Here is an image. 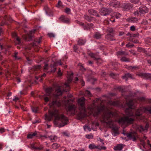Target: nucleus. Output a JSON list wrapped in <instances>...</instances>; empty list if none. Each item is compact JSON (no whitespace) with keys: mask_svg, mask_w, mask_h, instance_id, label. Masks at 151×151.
Returning <instances> with one entry per match:
<instances>
[{"mask_svg":"<svg viewBox=\"0 0 151 151\" xmlns=\"http://www.w3.org/2000/svg\"><path fill=\"white\" fill-rule=\"evenodd\" d=\"M137 102L136 100H130L127 105L129 108L127 109L125 111L127 116L122 117L118 120V123L121 125L127 126L128 124L132 123L134 121V119L131 118L130 116L135 117L140 116L143 112L149 113L151 114V106H147L145 107L140 108L136 111L135 114L133 113V111L132 109L135 107L134 103Z\"/></svg>","mask_w":151,"mask_h":151,"instance_id":"f257e3e1","label":"nucleus"},{"mask_svg":"<svg viewBox=\"0 0 151 151\" xmlns=\"http://www.w3.org/2000/svg\"><path fill=\"white\" fill-rule=\"evenodd\" d=\"M97 100L93 101V104L88 107L90 114H93L94 116H96L100 112L103 111L104 115L102 116V122L106 123L107 124L111 125L112 121L111 117L114 116L115 114L111 112L104 106L101 105L99 106H97Z\"/></svg>","mask_w":151,"mask_h":151,"instance_id":"f03ea898","label":"nucleus"},{"mask_svg":"<svg viewBox=\"0 0 151 151\" xmlns=\"http://www.w3.org/2000/svg\"><path fill=\"white\" fill-rule=\"evenodd\" d=\"M53 116L55 117L54 124L59 127L64 126L68 122V118L63 114H60L59 111L56 109L49 111V115L45 114V119L47 121H50Z\"/></svg>","mask_w":151,"mask_h":151,"instance_id":"7ed1b4c3","label":"nucleus"},{"mask_svg":"<svg viewBox=\"0 0 151 151\" xmlns=\"http://www.w3.org/2000/svg\"><path fill=\"white\" fill-rule=\"evenodd\" d=\"M73 73H69L67 76V82L66 83L63 87L59 86H57L55 88V93L53 94V97L56 98L57 97L62 94L63 91L67 92L69 89V83L70 82L73 78Z\"/></svg>","mask_w":151,"mask_h":151,"instance_id":"20e7f679","label":"nucleus"},{"mask_svg":"<svg viewBox=\"0 0 151 151\" xmlns=\"http://www.w3.org/2000/svg\"><path fill=\"white\" fill-rule=\"evenodd\" d=\"M78 103L80 106L79 110L80 112L78 115L79 119H81L87 116L86 112L84 106L85 99L84 97L79 99L78 101Z\"/></svg>","mask_w":151,"mask_h":151,"instance_id":"39448f33","label":"nucleus"},{"mask_svg":"<svg viewBox=\"0 0 151 151\" xmlns=\"http://www.w3.org/2000/svg\"><path fill=\"white\" fill-rule=\"evenodd\" d=\"M62 63L61 60H60L56 62H52L50 66H49L47 64H46L44 67V70L48 73L54 72L56 70V66L58 65H62Z\"/></svg>","mask_w":151,"mask_h":151,"instance_id":"423d86ee","label":"nucleus"},{"mask_svg":"<svg viewBox=\"0 0 151 151\" xmlns=\"http://www.w3.org/2000/svg\"><path fill=\"white\" fill-rule=\"evenodd\" d=\"M148 12V8L146 6H143L139 7V11L135 12L134 14L136 16H143L144 14L147 13Z\"/></svg>","mask_w":151,"mask_h":151,"instance_id":"0eeeda50","label":"nucleus"},{"mask_svg":"<svg viewBox=\"0 0 151 151\" xmlns=\"http://www.w3.org/2000/svg\"><path fill=\"white\" fill-rule=\"evenodd\" d=\"M123 134L124 135H126L129 139L132 140L133 141L136 140V137H137V134L135 132L127 134L123 133Z\"/></svg>","mask_w":151,"mask_h":151,"instance_id":"6e6552de","label":"nucleus"},{"mask_svg":"<svg viewBox=\"0 0 151 151\" xmlns=\"http://www.w3.org/2000/svg\"><path fill=\"white\" fill-rule=\"evenodd\" d=\"M111 12V10L105 8H102L99 10V12L101 14L104 16L109 14Z\"/></svg>","mask_w":151,"mask_h":151,"instance_id":"1a4fd4ad","label":"nucleus"},{"mask_svg":"<svg viewBox=\"0 0 151 151\" xmlns=\"http://www.w3.org/2000/svg\"><path fill=\"white\" fill-rule=\"evenodd\" d=\"M66 110L68 112L74 114H75L76 106L74 105L69 106L66 108Z\"/></svg>","mask_w":151,"mask_h":151,"instance_id":"9d476101","label":"nucleus"},{"mask_svg":"<svg viewBox=\"0 0 151 151\" xmlns=\"http://www.w3.org/2000/svg\"><path fill=\"white\" fill-rule=\"evenodd\" d=\"M149 125L147 124H146L144 128H143L141 125H138L137 126V130L141 132L143 131H146Z\"/></svg>","mask_w":151,"mask_h":151,"instance_id":"9b49d317","label":"nucleus"},{"mask_svg":"<svg viewBox=\"0 0 151 151\" xmlns=\"http://www.w3.org/2000/svg\"><path fill=\"white\" fill-rule=\"evenodd\" d=\"M109 4L111 6L115 8H117L119 6L120 3L119 1L116 0H113V1L110 2Z\"/></svg>","mask_w":151,"mask_h":151,"instance_id":"f8f14e48","label":"nucleus"},{"mask_svg":"<svg viewBox=\"0 0 151 151\" xmlns=\"http://www.w3.org/2000/svg\"><path fill=\"white\" fill-rule=\"evenodd\" d=\"M127 21L129 22L136 23L138 21V19L135 17H131L127 19Z\"/></svg>","mask_w":151,"mask_h":151,"instance_id":"ddd939ff","label":"nucleus"},{"mask_svg":"<svg viewBox=\"0 0 151 151\" xmlns=\"http://www.w3.org/2000/svg\"><path fill=\"white\" fill-rule=\"evenodd\" d=\"M59 20L62 22L66 23H68L70 22L69 19L64 16H61Z\"/></svg>","mask_w":151,"mask_h":151,"instance_id":"4468645a","label":"nucleus"},{"mask_svg":"<svg viewBox=\"0 0 151 151\" xmlns=\"http://www.w3.org/2000/svg\"><path fill=\"white\" fill-rule=\"evenodd\" d=\"M123 6L125 10H129L132 7V5L130 3H127L124 4Z\"/></svg>","mask_w":151,"mask_h":151,"instance_id":"2eb2a0df","label":"nucleus"},{"mask_svg":"<svg viewBox=\"0 0 151 151\" xmlns=\"http://www.w3.org/2000/svg\"><path fill=\"white\" fill-rule=\"evenodd\" d=\"M30 148L32 149L40 150L42 149L43 148V147L42 146H40L39 147H36L35 146L34 144H32L31 145Z\"/></svg>","mask_w":151,"mask_h":151,"instance_id":"dca6fc26","label":"nucleus"},{"mask_svg":"<svg viewBox=\"0 0 151 151\" xmlns=\"http://www.w3.org/2000/svg\"><path fill=\"white\" fill-rule=\"evenodd\" d=\"M51 105L56 106H60L61 104V102L57 100L53 101L51 104Z\"/></svg>","mask_w":151,"mask_h":151,"instance_id":"f3484780","label":"nucleus"},{"mask_svg":"<svg viewBox=\"0 0 151 151\" xmlns=\"http://www.w3.org/2000/svg\"><path fill=\"white\" fill-rule=\"evenodd\" d=\"M123 148L122 144H119L115 146L114 149L115 150H121Z\"/></svg>","mask_w":151,"mask_h":151,"instance_id":"a211bd4d","label":"nucleus"},{"mask_svg":"<svg viewBox=\"0 0 151 151\" xmlns=\"http://www.w3.org/2000/svg\"><path fill=\"white\" fill-rule=\"evenodd\" d=\"M53 89L52 88H48L46 89L45 90L46 95L49 96L52 92Z\"/></svg>","mask_w":151,"mask_h":151,"instance_id":"6ab92c4d","label":"nucleus"},{"mask_svg":"<svg viewBox=\"0 0 151 151\" xmlns=\"http://www.w3.org/2000/svg\"><path fill=\"white\" fill-rule=\"evenodd\" d=\"M106 38L109 41H113L115 40L113 38V36L110 34L107 35L106 36Z\"/></svg>","mask_w":151,"mask_h":151,"instance_id":"aec40b11","label":"nucleus"},{"mask_svg":"<svg viewBox=\"0 0 151 151\" xmlns=\"http://www.w3.org/2000/svg\"><path fill=\"white\" fill-rule=\"evenodd\" d=\"M49 138L52 142H55L57 139V138L56 136L55 135H51L49 137Z\"/></svg>","mask_w":151,"mask_h":151,"instance_id":"412c9836","label":"nucleus"},{"mask_svg":"<svg viewBox=\"0 0 151 151\" xmlns=\"http://www.w3.org/2000/svg\"><path fill=\"white\" fill-rule=\"evenodd\" d=\"M36 134H37L36 132L29 134L27 135V137L29 139L32 138L34 137Z\"/></svg>","mask_w":151,"mask_h":151,"instance_id":"4be33fe9","label":"nucleus"},{"mask_svg":"<svg viewBox=\"0 0 151 151\" xmlns=\"http://www.w3.org/2000/svg\"><path fill=\"white\" fill-rule=\"evenodd\" d=\"M128 77L131 78H132V75L131 74L129 73H127L126 74L125 76L122 77V78L123 79H125L126 81L127 80V78Z\"/></svg>","mask_w":151,"mask_h":151,"instance_id":"5701e85b","label":"nucleus"},{"mask_svg":"<svg viewBox=\"0 0 151 151\" xmlns=\"http://www.w3.org/2000/svg\"><path fill=\"white\" fill-rule=\"evenodd\" d=\"M96 149L99 150H105L106 149V147L105 146H101L100 145H96Z\"/></svg>","mask_w":151,"mask_h":151,"instance_id":"b1692460","label":"nucleus"},{"mask_svg":"<svg viewBox=\"0 0 151 151\" xmlns=\"http://www.w3.org/2000/svg\"><path fill=\"white\" fill-rule=\"evenodd\" d=\"M78 42L79 45H83L86 42V40L81 39H79L78 41Z\"/></svg>","mask_w":151,"mask_h":151,"instance_id":"393cba45","label":"nucleus"},{"mask_svg":"<svg viewBox=\"0 0 151 151\" xmlns=\"http://www.w3.org/2000/svg\"><path fill=\"white\" fill-rule=\"evenodd\" d=\"M88 11L92 15H96L97 14L96 11L93 9L89 10Z\"/></svg>","mask_w":151,"mask_h":151,"instance_id":"a878e982","label":"nucleus"},{"mask_svg":"<svg viewBox=\"0 0 151 151\" xmlns=\"http://www.w3.org/2000/svg\"><path fill=\"white\" fill-rule=\"evenodd\" d=\"M94 37L97 39H99L101 38V35L99 32H96L94 35Z\"/></svg>","mask_w":151,"mask_h":151,"instance_id":"bb28decb","label":"nucleus"},{"mask_svg":"<svg viewBox=\"0 0 151 151\" xmlns=\"http://www.w3.org/2000/svg\"><path fill=\"white\" fill-rule=\"evenodd\" d=\"M46 75L45 73H44L41 76L39 77H36L35 78L37 80H39V81L40 82L42 81V77L45 76Z\"/></svg>","mask_w":151,"mask_h":151,"instance_id":"cd10ccee","label":"nucleus"},{"mask_svg":"<svg viewBox=\"0 0 151 151\" xmlns=\"http://www.w3.org/2000/svg\"><path fill=\"white\" fill-rule=\"evenodd\" d=\"M109 104L113 106H117L118 104V102L117 101H109Z\"/></svg>","mask_w":151,"mask_h":151,"instance_id":"c85d7f7f","label":"nucleus"},{"mask_svg":"<svg viewBox=\"0 0 151 151\" xmlns=\"http://www.w3.org/2000/svg\"><path fill=\"white\" fill-rule=\"evenodd\" d=\"M96 145L94 143L90 144L89 145L88 147L90 149H96Z\"/></svg>","mask_w":151,"mask_h":151,"instance_id":"c756f323","label":"nucleus"},{"mask_svg":"<svg viewBox=\"0 0 151 151\" xmlns=\"http://www.w3.org/2000/svg\"><path fill=\"white\" fill-rule=\"evenodd\" d=\"M59 146L60 145L57 143H54L52 144V148L54 149H57Z\"/></svg>","mask_w":151,"mask_h":151,"instance_id":"7c9ffc66","label":"nucleus"},{"mask_svg":"<svg viewBox=\"0 0 151 151\" xmlns=\"http://www.w3.org/2000/svg\"><path fill=\"white\" fill-rule=\"evenodd\" d=\"M89 55L91 57L94 58L95 60H98L99 59V58H96V55L92 53H90Z\"/></svg>","mask_w":151,"mask_h":151,"instance_id":"2f4dec72","label":"nucleus"},{"mask_svg":"<svg viewBox=\"0 0 151 151\" xmlns=\"http://www.w3.org/2000/svg\"><path fill=\"white\" fill-rule=\"evenodd\" d=\"M121 60L122 62H129L130 61V60H129V59L128 58H127L125 57H122L121 59Z\"/></svg>","mask_w":151,"mask_h":151,"instance_id":"473e14b6","label":"nucleus"},{"mask_svg":"<svg viewBox=\"0 0 151 151\" xmlns=\"http://www.w3.org/2000/svg\"><path fill=\"white\" fill-rule=\"evenodd\" d=\"M114 15L116 19H119L120 18L121 16V15L120 14L116 12H115L114 13Z\"/></svg>","mask_w":151,"mask_h":151,"instance_id":"72a5a7b5","label":"nucleus"},{"mask_svg":"<svg viewBox=\"0 0 151 151\" xmlns=\"http://www.w3.org/2000/svg\"><path fill=\"white\" fill-rule=\"evenodd\" d=\"M62 4L61 2L60 1H59L57 4L56 5V6L58 8H60L62 7Z\"/></svg>","mask_w":151,"mask_h":151,"instance_id":"f704fd0d","label":"nucleus"},{"mask_svg":"<svg viewBox=\"0 0 151 151\" xmlns=\"http://www.w3.org/2000/svg\"><path fill=\"white\" fill-rule=\"evenodd\" d=\"M83 128L84 130L86 131H91V129L89 126H85L83 127Z\"/></svg>","mask_w":151,"mask_h":151,"instance_id":"c9c22d12","label":"nucleus"},{"mask_svg":"<svg viewBox=\"0 0 151 151\" xmlns=\"http://www.w3.org/2000/svg\"><path fill=\"white\" fill-rule=\"evenodd\" d=\"M32 109L33 112L37 113L38 110V108L37 107H33L32 108Z\"/></svg>","mask_w":151,"mask_h":151,"instance_id":"e433bc0d","label":"nucleus"},{"mask_svg":"<svg viewBox=\"0 0 151 151\" xmlns=\"http://www.w3.org/2000/svg\"><path fill=\"white\" fill-rule=\"evenodd\" d=\"M78 66H80V70H82L83 71L84 70H85V69L84 68L83 66L82 65H81V64H79L78 65Z\"/></svg>","mask_w":151,"mask_h":151,"instance_id":"4c0bfd02","label":"nucleus"},{"mask_svg":"<svg viewBox=\"0 0 151 151\" xmlns=\"http://www.w3.org/2000/svg\"><path fill=\"white\" fill-rule=\"evenodd\" d=\"M16 43L17 44H20L21 43L20 39L19 37H16Z\"/></svg>","mask_w":151,"mask_h":151,"instance_id":"58836bf2","label":"nucleus"},{"mask_svg":"<svg viewBox=\"0 0 151 151\" xmlns=\"http://www.w3.org/2000/svg\"><path fill=\"white\" fill-rule=\"evenodd\" d=\"M86 138L88 139H92L93 138V136L91 134L86 135Z\"/></svg>","mask_w":151,"mask_h":151,"instance_id":"ea45409f","label":"nucleus"},{"mask_svg":"<svg viewBox=\"0 0 151 151\" xmlns=\"http://www.w3.org/2000/svg\"><path fill=\"white\" fill-rule=\"evenodd\" d=\"M47 35L50 37H55V34L52 33H48V34Z\"/></svg>","mask_w":151,"mask_h":151,"instance_id":"a19ab883","label":"nucleus"},{"mask_svg":"<svg viewBox=\"0 0 151 151\" xmlns=\"http://www.w3.org/2000/svg\"><path fill=\"white\" fill-rule=\"evenodd\" d=\"M65 12L67 14H69L70 12V9L69 8H66L65 9Z\"/></svg>","mask_w":151,"mask_h":151,"instance_id":"79ce46f5","label":"nucleus"},{"mask_svg":"<svg viewBox=\"0 0 151 151\" xmlns=\"http://www.w3.org/2000/svg\"><path fill=\"white\" fill-rule=\"evenodd\" d=\"M117 55H123L125 54L124 52L122 51H119L117 52Z\"/></svg>","mask_w":151,"mask_h":151,"instance_id":"37998d69","label":"nucleus"},{"mask_svg":"<svg viewBox=\"0 0 151 151\" xmlns=\"http://www.w3.org/2000/svg\"><path fill=\"white\" fill-rule=\"evenodd\" d=\"M70 101H71V100L70 99L68 100L67 101L66 100H64L63 103H64L65 105L66 106L68 104L69 102Z\"/></svg>","mask_w":151,"mask_h":151,"instance_id":"c03bdc74","label":"nucleus"},{"mask_svg":"<svg viewBox=\"0 0 151 151\" xmlns=\"http://www.w3.org/2000/svg\"><path fill=\"white\" fill-rule=\"evenodd\" d=\"M86 95H87L89 96H91V94L90 91H86L85 92Z\"/></svg>","mask_w":151,"mask_h":151,"instance_id":"a18cd8bd","label":"nucleus"},{"mask_svg":"<svg viewBox=\"0 0 151 151\" xmlns=\"http://www.w3.org/2000/svg\"><path fill=\"white\" fill-rule=\"evenodd\" d=\"M5 129L3 127L0 128V133H2L5 132Z\"/></svg>","mask_w":151,"mask_h":151,"instance_id":"49530a36","label":"nucleus"},{"mask_svg":"<svg viewBox=\"0 0 151 151\" xmlns=\"http://www.w3.org/2000/svg\"><path fill=\"white\" fill-rule=\"evenodd\" d=\"M130 1L134 4H136L138 2L139 0H130Z\"/></svg>","mask_w":151,"mask_h":151,"instance_id":"de8ad7c7","label":"nucleus"},{"mask_svg":"<svg viewBox=\"0 0 151 151\" xmlns=\"http://www.w3.org/2000/svg\"><path fill=\"white\" fill-rule=\"evenodd\" d=\"M130 30L132 31H134L135 30V27L134 26H132L130 27Z\"/></svg>","mask_w":151,"mask_h":151,"instance_id":"09e8293b","label":"nucleus"},{"mask_svg":"<svg viewBox=\"0 0 151 151\" xmlns=\"http://www.w3.org/2000/svg\"><path fill=\"white\" fill-rule=\"evenodd\" d=\"M44 99L46 102H47L49 101V98L48 97H45Z\"/></svg>","mask_w":151,"mask_h":151,"instance_id":"8fccbe9b","label":"nucleus"},{"mask_svg":"<svg viewBox=\"0 0 151 151\" xmlns=\"http://www.w3.org/2000/svg\"><path fill=\"white\" fill-rule=\"evenodd\" d=\"M142 23L144 25H146L147 23V22L146 20H144L142 21Z\"/></svg>","mask_w":151,"mask_h":151,"instance_id":"3c124183","label":"nucleus"},{"mask_svg":"<svg viewBox=\"0 0 151 151\" xmlns=\"http://www.w3.org/2000/svg\"><path fill=\"white\" fill-rule=\"evenodd\" d=\"M139 76L142 77L143 76H145V74L142 73H139L138 74H137Z\"/></svg>","mask_w":151,"mask_h":151,"instance_id":"603ef678","label":"nucleus"},{"mask_svg":"<svg viewBox=\"0 0 151 151\" xmlns=\"http://www.w3.org/2000/svg\"><path fill=\"white\" fill-rule=\"evenodd\" d=\"M145 100V98L144 97H141L138 98V100L140 101H144Z\"/></svg>","mask_w":151,"mask_h":151,"instance_id":"864d4df0","label":"nucleus"},{"mask_svg":"<svg viewBox=\"0 0 151 151\" xmlns=\"http://www.w3.org/2000/svg\"><path fill=\"white\" fill-rule=\"evenodd\" d=\"M62 73L60 71V69L59 68L58 72V75L59 76H60L62 75Z\"/></svg>","mask_w":151,"mask_h":151,"instance_id":"5fc2aeb1","label":"nucleus"},{"mask_svg":"<svg viewBox=\"0 0 151 151\" xmlns=\"http://www.w3.org/2000/svg\"><path fill=\"white\" fill-rule=\"evenodd\" d=\"M126 46L127 47H133V45L132 44L130 45L129 44H128L126 45Z\"/></svg>","mask_w":151,"mask_h":151,"instance_id":"6e6d98bb","label":"nucleus"},{"mask_svg":"<svg viewBox=\"0 0 151 151\" xmlns=\"http://www.w3.org/2000/svg\"><path fill=\"white\" fill-rule=\"evenodd\" d=\"M19 99V98L18 97L15 96L14 98L13 99V101H16Z\"/></svg>","mask_w":151,"mask_h":151,"instance_id":"4d7b16f0","label":"nucleus"},{"mask_svg":"<svg viewBox=\"0 0 151 151\" xmlns=\"http://www.w3.org/2000/svg\"><path fill=\"white\" fill-rule=\"evenodd\" d=\"M17 53H15L14 55V57H15V59L18 60L19 59V58H18L17 56Z\"/></svg>","mask_w":151,"mask_h":151,"instance_id":"13d9d810","label":"nucleus"},{"mask_svg":"<svg viewBox=\"0 0 151 151\" xmlns=\"http://www.w3.org/2000/svg\"><path fill=\"white\" fill-rule=\"evenodd\" d=\"M80 81H81V84H82V86H84V82L82 80V79H81L80 80Z\"/></svg>","mask_w":151,"mask_h":151,"instance_id":"bf43d9fd","label":"nucleus"},{"mask_svg":"<svg viewBox=\"0 0 151 151\" xmlns=\"http://www.w3.org/2000/svg\"><path fill=\"white\" fill-rule=\"evenodd\" d=\"M41 67V66L40 65H38L37 66H35V69L36 70L37 69H40Z\"/></svg>","mask_w":151,"mask_h":151,"instance_id":"052dcab7","label":"nucleus"},{"mask_svg":"<svg viewBox=\"0 0 151 151\" xmlns=\"http://www.w3.org/2000/svg\"><path fill=\"white\" fill-rule=\"evenodd\" d=\"M98 140L100 141L102 143V145H104V143L103 142V141L102 139L99 138Z\"/></svg>","mask_w":151,"mask_h":151,"instance_id":"680f3d73","label":"nucleus"},{"mask_svg":"<svg viewBox=\"0 0 151 151\" xmlns=\"http://www.w3.org/2000/svg\"><path fill=\"white\" fill-rule=\"evenodd\" d=\"M41 37L39 38V40L37 41L38 43H40L41 42Z\"/></svg>","mask_w":151,"mask_h":151,"instance_id":"e2e57ef3","label":"nucleus"},{"mask_svg":"<svg viewBox=\"0 0 151 151\" xmlns=\"http://www.w3.org/2000/svg\"><path fill=\"white\" fill-rule=\"evenodd\" d=\"M3 33V30L1 28H0V36H1Z\"/></svg>","mask_w":151,"mask_h":151,"instance_id":"0e129e2a","label":"nucleus"},{"mask_svg":"<svg viewBox=\"0 0 151 151\" xmlns=\"http://www.w3.org/2000/svg\"><path fill=\"white\" fill-rule=\"evenodd\" d=\"M4 19L6 20H7L9 21L11 20V19L10 18H8L7 16H5V18H4Z\"/></svg>","mask_w":151,"mask_h":151,"instance_id":"69168bd1","label":"nucleus"},{"mask_svg":"<svg viewBox=\"0 0 151 151\" xmlns=\"http://www.w3.org/2000/svg\"><path fill=\"white\" fill-rule=\"evenodd\" d=\"M129 69H135V68H136V67L135 66H130V67H129Z\"/></svg>","mask_w":151,"mask_h":151,"instance_id":"338daca9","label":"nucleus"},{"mask_svg":"<svg viewBox=\"0 0 151 151\" xmlns=\"http://www.w3.org/2000/svg\"><path fill=\"white\" fill-rule=\"evenodd\" d=\"M108 31H109V32L110 33H112L113 31V30L112 29H108Z\"/></svg>","mask_w":151,"mask_h":151,"instance_id":"774afa93","label":"nucleus"}]
</instances>
